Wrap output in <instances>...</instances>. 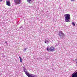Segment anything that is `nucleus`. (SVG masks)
<instances>
[{"label": "nucleus", "mask_w": 77, "mask_h": 77, "mask_svg": "<svg viewBox=\"0 0 77 77\" xmlns=\"http://www.w3.org/2000/svg\"><path fill=\"white\" fill-rule=\"evenodd\" d=\"M23 71H24L25 74H26L27 76L29 77H36V75H35L33 74H29V72L27 70V69L25 68V67L23 68Z\"/></svg>", "instance_id": "1"}, {"label": "nucleus", "mask_w": 77, "mask_h": 77, "mask_svg": "<svg viewBox=\"0 0 77 77\" xmlns=\"http://www.w3.org/2000/svg\"><path fill=\"white\" fill-rule=\"evenodd\" d=\"M65 21L66 22H69V20H71V17H70V15L69 14H65L64 15Z\"/></svg>", "instance_id": "2"}, {"label": "nucleus", "mask_w": 77, "mask_h": 77, "mask_svg": "<svg viewBox=\"0 0 77 77\" xmlns=\"http://www.w3.org/2000/svg\"><path fill=\"white\" fill-rule=\"evenodd\" d=\"M59 33L58 34V35L59 36L60 38H63L64 36H65V34L63 33L61 31H59Z\"/></svg>", "instance_id": "3"}, {"label": "nucleus", "mask_w": 77, "mask_h": 77, "mask_svg": "<svg viewBox=\"0 0 77 77\" xmlns=\"http://www.w3.org/2000/svg\"><path fill=\"white\" fill-rule=\"evenodd\" d=\"M15 5H19L21 3V0H14Z\"/></svg>", "instance_id": "4"}, {"label": "nucleus", "mask_w": 77, "mask_h": 77, "mask_svg": "<svg viewBox=\"0 0 77 77\" xmlns=\"http://www.w3.org/2000/svg\"><path fill=\"white\" fill-rule=\"evenodd\" d=\"M72 77H77V72H75L72 74Z\"/></svg>", "instance_id": "5"}, {"label": "nucleus", "mask_w": 77, "mask_h": 77, "mask_svg": "<svg viewBox=\"0 0 77 77\" xmlns=\"http://www.w3.org/2000/svg\"><path fill=\"white\" fill-rule=\"evenodd\" d=\"M54 48L53 46L49 48V50L50 51H54Z\"/></svg>", "instance_id": "6"}, {"label": "nucleus", "mask_w": 77, "mask_h": 77, "mask_svg": "<svg viewBox=\"0 0 77 77\" xmlns=\"http://www.w3.org/2000/svg\"><path fill=\"white\" fill-rule=\"evenodd\" d=\"M6 5L8 6H11V2L9 1H6Z\"/></svg>", "instance_id": "7"}, {"label": "nucleus", "mask_w": 77, "mask_h": 77, "mask_svg": "<svg viewBox=\"0 0 77 77\" xmlns=\"http://www.w3.org/2000/svg\"><path fill=\"white\" fill-rule=\"evenodd\" d=\"M45 42L47 44H48V42H49L47 40H45Z\"/></svg>", "instance_id": "8"}, {"label": "nucleus", "mask_w": 77, "mask_h": 77, "mask_svg": "<svg viewBox=\"0 0 77 77\" xmlns=\"http://www.w3.org/2000/svg\"><path fill=\"white\" fill-rule=\"evenodd\" d=\"M28 3H30V2H31V1L32 0H26Z\"/></svg>", "instance_id": "9"}, {"label": "nucleus", "mask_w": 77, "mask_h": 77, "mask_svg": "<svg viewBox=\"0 0 77 77\" xmlns=\"http://www.w3.org/2000/svg\"><path fill=\"white\" fill-rule=\"evenodd\" d=\"M19 58L20 59V62H23V60H22V59H21V57H19Z\"/></svg>", "instance_id": "10"}, {"label": "nucleus", "mask_w": 77, "mask_h": 77, "mask_svg": "<svg viewBox=\"0 0 77 77\" xmlns=\"http://www.w3.org/2000/svg\"><path fill=\"white\" fill-rule=\"evenodd\" d=\"M72 23L74 26L75 25V23L74 22H72Z\"/></svg>", "instance_id": "11"}, {"label": "nucleus", "mask_w": 77, "mask_h": 77, "mask_svg": "<svg viewBox=\"0 0 77 77\" xmlns=\"http://www.w3.org/2000/svg\"><path fill=\"white\" fill-rule=\"evenodd\" d=\"M46 50H47V51H50V50H49V48H47Z\"/></svg>", "instance_id": "12"}, {"label": "nucleus", "mask_w": 77, "mask_h": 77, "mask_svg": "<svg viewBox=\"0 0 77 77\" xmlns=\"http://www.w3.org/2000/svg\"><path fill=\"white\" fill-rule=\"evenodd\" d=\"M21 28H22V26H20V29H21Z\"/></svg>", "instance_id": "13"}, {"label": "nucleus", "mask_w": 77, "mask_h": 77, "mask_svg": "<svg viewBox=\"0 0 77 77\" xmlns=\"http://www.w3.org/2000/svg\"><path fill=\"white\" fill-rule=\"evenodd\" d=\"M71 1H72V2H74V1H75V0H71Z\"/></svg>", "instance_id": "14"}, {"label": "nucleus", "mask_w": 77, "mask_h": 77, "mask_svg": "<svg viewBox=\"0 0 77 77\" xmlns=\"http://www.w3.org/2000/svg\"><path fill=\"white\" fill-rule=\"evenodd\" d=\"M24 50H25V51H26V50H27V48H25V49H24Z\"/></svg>", "instance_id": "15"}, {"label": "nucleus", "mask_w": 77, "mask_h": 77, "mask_svg": "<svg viewBox=\"0 0 77 77\" xmlns=\"http://www.w3.org/2000/svg\"><path fill=\"white\" fill-rule=\"evenodd\" d=\"M5 43H6V44H7V43H8V42H5Z\"/></svg>", "instance_id": "16"}, {"label": "nucleus", "mask_w": 77, "mask_h": 77, "mask_svg": "<svg viewBox=\"0 0 77 77\" xmlns=\"http://www.w3.org/2000/svg\"><path fill=\"white\" fill-rule=\"evenodd\" d=\"M3 1V0H0V2H2Z\"/></svg>", "instance_id": "17"}, {"label": "nucleus", "mask_w": 77, "mask_h": 77, "mask_svg": "<svg viewBox=\"0 0 77 77\" xmlns=\"http://www.w3.org/2000/svg\"><path fill=\"white\" fill-rule=\"evenodd\" d=\"M76 63H77V62H76Z\"/></svg>", "instance_id": "18"}]
</instances>
